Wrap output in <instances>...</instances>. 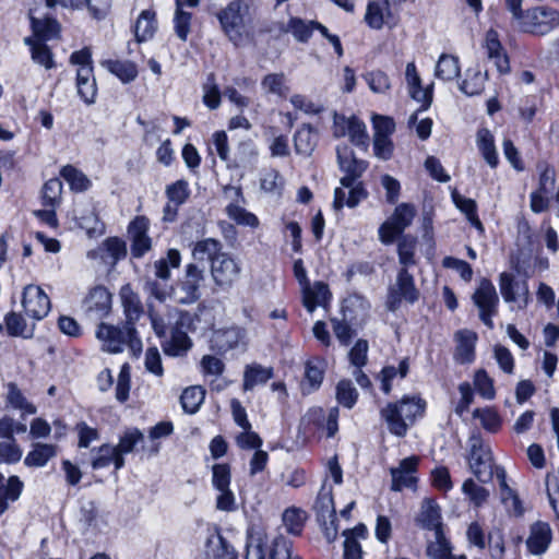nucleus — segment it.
Here are the masks:
<instances>
[{"instance_id": "nucleus-51", "label": "nucleus", "mask_w": 559, "mask_h": 559, "mask_svg": "<svg viewBox=\"0 0 559 559\" xmlns=\"http://www.w3.org/2000/svg\"><path fill=\"white\" fill-rule=\"evenodd\" d=\"M417 240L413 236L404 235L397 242V255L399 262L402 267L408 269L416 264L415 261V249Z\"/></svg>"}, {"instance_id": "nucleus-62", "label": "nucleus", "mask_w": 559, "mask_h": 559, "mask_svg": "<svg viewBox=\"0 0 559 559\" xmlns=\"http://www.w3.org/2000/svg\"><path fill=\"white\" fill-rule=\"evenodd\" d=\"M384 10H386V11L390 10V3L388 5H384L382 0H378L376 2H369L368 7H367L366 16H365L366 23L368 24L369 27H371L373 29L382 28L383 23H384V21H383V11Z\"/></svg>"}, {"instance_id": "nucleus-24", "label": "nucleus", "mask_w": 559, "mask_h": 559, "mask_svg": "<svg viewBox=\"0 0 559 559\" xmlns=\"http://www.w3.org/2000/svg\"><path fill=\"white\" fill-rule=\"evenodd\" d=\"M120 298L126 317L124 322L135 326V323L144 312L143 305L139 295L133 292L129 284H127L120 289Z\"/></svg>"}, {"instance_id": "nucleus-1", "label": "nucleus", "mask_w": 559, "mask_h": 559, "mask_svg": "<svg viewBox=\"0 0 559 559\" xmlns=\"http://www.w3.org/2000/svg\"><path fill=\"white\" fill-rule=\"evenodd\" d=\"M336 159L338 168L344 173V176L340 179L341 187L334 190L333 210L338 212L345 206L355 209L369 195L361 180L369 163L357 158L353 150L347 145H338L336 147Z\"/></svg>"}, {"instance_id": "nucleus-14", "label": "nucleus", "mask_w": 559, "mask_h": 559, "mask_svg": "<svg viewBox=\"0 0 559 559\" xmlns=\"http://www.w3.org/2000/svg\"><path fill=\"white\" fill-rule=\"evenodd\" d=\"M22 305L26 316L35 320L44 319L50 311V299L36 285H27L23 290Z\"/></svg>"}, {"instance_id": "nucleus-47", "label": "nucleus", "mask_w": 559, "mask_h": 559, "mask_svg": "<svg viewBox=\"0 0 559 559\" xmlns=\"http://www.w3.org/2000/svg\"><path fill=\"white\" fill-rule=\"evenodd\" d=\"M32 27L37 41H46L58 37L60 24L55 19L36 20L32 19Z\"/></svg>"}, {"instance_id": "nucleus-16", "label": "nucleus", "mask_w": 559, "mask_h": 559, "mask_svg": "<svg viewBox=\"0 0 559 559\" xmlns=\"http://www.w3.org/2000/svg\"><path fill=\"white\" fill-rule=\"evenodd\" d=\"M83 309L95 320L105 318L111 309V295L104 286H95L83 300Z\"/></svg>"}, {"instance_id": "nucleus-53", "label": "nucleus", "mask_w": 559, "mask_h": 559, "mask_svg": "<svg viewBox=\"0 0 559 559\" xmlns=\"http://www.w3.org/2000/svg\"><path fill=\"white\" fill-rule=\"evenodd\" d=\"M62 182L58 178L47 180L41 189V204L45 207H57L61 201Z\"/></svg>"}, {"instance_id": "nucleus-23", "label": "nucleus", "mask_w": 559, "mask_h": 559, "mask_svg": "<svg viewBox=\"0 0 559 559\" xmlns=\"http://www.w3.org/2000/svg\"><path fill=\"white\" fill-rule=\"evenodd\" d=\"M454 338L456 346L454 350V359L461 365L472 364L475 360V345L477 334L469 330H459Z\"/></svg>"}, {"instance_id": "nucleus-26", "label": "nucleus", "mask_w": 559, "mask_h": 559, "mask_svg": "<svg viewBox=\"0 0 559 559\" xmlns=\"http://www.w3.org/2000/svg\"><path fill=\"white\" fill-rule=\"evenodd\" d=\"M192 347V341L185 331L175 328L170 331L169 338L162 342L165 355L170 357L185 356Z\"/></svg>"}, {"instance_id": "nucleus-60", "label": "nucleus", "mask_w": 559, "mask_h": 559, "mask_svg": "<svg viewBox=\"0 0 559 559\" xmlns=\"http://www.w3.org/2000/svg\"><path fill=\"white\" fill-rule=\"evenodd\" d=\"M474 386L476 392L485 400H493L496 390L492 378L485 369H478L474 374Z\"/></svg>"}, {"instance_id": "nucleus-29", "label": "nucleus", "mask_w": 559, "mask_h": 559, "mask_svg": "<svg viewBox=\"0 0 559 559\" xmlns=\"http://www.w3.org/2000/svg\"><path fill=\"white\" fill-rule=\"evenodd\" d=\"M318 131L309 123H304L294 134L295 150L297 154L309 156L317 146Z\"/></svg>"}, {"instance_id": "nucleus-59", "label": "nucleus", "mask_w": 559, "mask_h": 559, "mask_svg": "<svg viewBox=\"0 0 559 559\" xmlns=\"http://www.w3.org/2000/svg\"><path fill=\"white\" fill-rule=\"evenodd\" d=\"M462 491L476 508L481 507L489 498V490L477 485L472 478H467L463 483Z\"/></svg>"}, {"instance_id": "nucleus-28", "label": "nucleus", "mask_w": 559, "mask_h": 559, "mask_svg": "<svg viewBox=\"0 0 559 559\" xmlns=\"http://www.w3.org/2000/svg\"><path fill=\"white\" fill-rule=\"evenodd\" d=\"M476 144L483 158L491 168L499 165V156L495 145V136L487 128H481L476 134Z\"/></svg>"}, {"instance_id": "nucleus-63", "label": "nucleus", "mask_w": 559, "mask_h": 559, "mask_svg": "<svg viewBox=\"0 0 559 559\" xmlns=\"http://www.w3.org/2000/svg\"><path fill=\"white\" fill-rule=\"evenodd\" d=\"M166 197L170 203L182 205L190 195L189 183L183 180H177L166 187Z\"/></svg>"}, {"instance_id": "nucleus-45", "label": "nucleus", "mask_w": 559, "mask_h": 559, "mask_svg": "<svg viewBox=\"0 0 559 559\" xmlns=\"http://www.w3.org/2000/svg\"><path fill=\"white\" fill-rule=\"evenodd\" d=\"M60 176L69 183L70 189L75 192H84L92 186L91 180L72 165L62 167Z\"/></svg>"}, {"instance_id": "nucleus-27", "label": "nucleus", "mask_w": 559, "mask_h": 559, "mask_svg": "<svg viewBox=\"0 0 559 559\" xmlns=\"http://www.w3.org/2000/svg\"><path fill=\"white\" fill-rule=\"evenodd\" d=\"M486 49L489 59L495 61L500 73H507L510 70L508 56L503 52V47L499 40L498 33L489 29L486 34Z\"/></svg>"}, {"instance_id": "nucleus-3", "label": "nucleus", "mask_w": 559, "mask_h": 559, "mask_svg": "<svg viewBox=\"0 0 559 559\" xmlns=\"http://www.w3.org/2000/svg\"><path fill=\"white\" fill-rule=\"evenodd\" d=\"M96 337L103 343L104 350L108 353H121L126 346L134 357L142 353L143 345L135 326L126 322L121 325L100 323L96 330Z\"/></svg>"}, {"instance_id": "nucleus-33", "label": "nucleus", "mask_w": 559, "mask_h": 559, "mask_svg": "<svg viewBox=\"0 0 559 559\" xmlns=\"http://www.w3.org/2000/svg\"><path fill=\"white\" fill-rule=\"evenodd\" d=\"M57 455V445L48 443H35L24 459L28 467H43Z\"/></svg>"}, {"instance_id": "nucleus-18", "label": "nucleus", "mask_w": 559, "mask_h": 559, "mask_svg": "<svg viewBox=\"0 0 559 559\" xmlns=\"http://www.w3.org/2000/svg\"><path fill=\"white\" fill-rule=\"evenodd\" d=\"M204 559H238L235 547L222 535L219 528L209 534L204 544Z\"/></svg>"}, {"instance_id": "nucleus-52", "label": "nucleus", "mask_w": 559, "mask_h": 559, "mask_svg": "<svg viewBox=\"0 0 559 559\" xmlns=\"http://www.w3.org/2000/svg\"><path fill=\"white\" fill-rule=\"evenodd\" d=\"M283 523L287 533L299 536L302 533L306 513L298 508H288L283 513Z\"/></svg>"}, {"instance_id": "nucleus-36", "label": "nucleus", "mask_w": 559, "mask_h": 559, "mask_svg": "<svg viewBox=\"0 0 559 559\" xmlns=\"http://www.w3.org/2000/svg\"><path fill=\"white\" fill-rule=\"evenodd\" d=\"M223 252V245L219 240L214 238H206L194 243L192 249V257L198 261L209 260L210 264H212L214 259H216V257Z\"/></svg>"}, {"instance_id": "nucleus-9", "label": "nucleus", "mask_w": 559, "mask_h": 559, "mask_svg": "<svg viewBox=\"0 0 559 559\" xmlns=\"http://www.w3.org/2000/svg\"><path fill=\"white\" fill-rule=\"evenodd\" d=\"M478 308L480 321L490 330L495 328L493 318L498 314L499 296L492 282L483 278L472 296Z\"/></svg>"}, {"instance_id": "nucleus-30", "label": "nucleus", "mask_w": 559, "mask_h": 559, "mask_svg": "<svg viewBox=\"0 0 559 559\" xmlns=\"http://www.w3.org/2000/svg\"><path fill=\"white\" fill-rule=\"evenodd\" d=\"M274 376L273 368L260 364L247 365L243 372V390L250 391L258 384H264Z\"/></svg>"}, {"instance_id": "nucleus-64", "label": "nucleus", "mask_w": 559, "mask_h": 559, "mask_svg": "<svg viewBox=\"0 0 559 559\" xmlns=\"http://www.w3.org/2000/svg\"><path fill=\"white\" fill-rule=\"evenodd\" d=\"M284 180L281 174L275 169H269L262 173L260 187L264 192L281 194Z\"/></svg>"}, {"instance_id": "nucleus-15", "label": "nucleus", "mask_w": 559, "mask_h": 559, "mask_svg": "<svg viewBox=\"0 0 559 559\" xmlns=\"http://www.w3.org/2000/svg\"><path fill=\"white\" fill-rule=\"evenodd\" d=\"M127 257V243L119 237H108L96 249L87 252V258L100 260L105 264L116 265Z\"/></svg>"}, {"instance_id": "nucleus-58", "label": "nucleus", "mask_w": 559, "mask_h": 559, "mask_svg": "<svg viewBox=\"0 0 559 559\" xmlns=\"http://www.w3.org/2000/svg\"><path fill=\"white\" fill-rule=\"evenodd\" d=\"M336 400L340 405L352 409L358 400V392L348 379L341 380L336 385Z\"/></svg>"}, {"instance_id": "nucleus-13", "label": "nucleus", "mask_w": 559, "mask_h": 559, "mask_svg": "<svg viewBox=\"0 0 559 559\" xmlns=\"http://www.w3.org/2000/svg\"><path fill=\"white\" fill-rule=\"evenodd\" d=\"M148 229L150 222L145 216H136L129 223L128 235L131 240L130 252L132 258L141 259L152 249Z\"/></svg>"}, {"instance_id": "nucleus-39", "label": "nucleus", "mask_w": 559, "mask_h": 559, "mask_svg": "<svg viewBox=\"0 0 559 559\" xmlns=\"http://www.w3.org/2000/svg\"><path fill=\"white\" fill-rule=\"evenodd\" d=\"M460 71L459 58L442 53L437 62L435 75L442 81H452L460 75Z\"/></svg>"}, {"instance_id": "nucleus-25", "label": "nucleus", "mask_w": 559, "mask_h": 559, "mask_svg": "<svg viewBox=\"0 0 559 559\" xmlns=\"http://www.w3.org/2000/svg\"><path fill=\"white\" fill-rule=\"evenodd\" d=\"M76 90L80 98L92 105L96 100L97 84L94 75V68H79L76 71Z\"/></svg>"}, {"instance_id": "nucleus-34", "label": "nucleus", "mask_w": 559, "mask_h": 559, "mask_svg": "<svg viewBox=\"0 0 559 559\" xmlns=\"http://www.w3.org/2000/svg\"><path fill=\"white\" fill-rule=\"evenodd\" d=\"M264 534L254 527L247 531L245 559H266Z\"/></svg>"}, {"instance_id": "nucleus-17", "label": "nucleus", "mask_w": 559, "mask_h": 559, "mask_svg": "<svg viewBox=\"0 0 559 559\" xmlns=\"http://www.w3.org/2000/svg\"><path fill=\"white\" fill-rule=\"evenodd\" d=\"M225 190H231L235 194V201L230 202L225 209L228 218L239 226L258 228L260 225L258 216L239 204V201H245L241 187H226Z\"/></svg>"}, {"instance_id": "nucleus-44", "label": "nucleus", "mask_w": 559, "mask_h": 559, "mask_svg": "<svg viewBox=\"0 0 559 559\" xmlns=\"http://www.w3.org/2000/svg\"><path fill=\"white\" fill-rule=\"evenodd\" d=\"M313 21H305L300 17H290L282 32L290 33L299 43H307L312 36Z\"/></svg>"}, {"instance_id": "nucleus-42", "label": "nucleus", "mask_w": 559, "mask_h": 559, "mask_svg": "<svg viewBox=\"0 0 559 559\" xmlns=\"http://www.w3.org/2000/svg\"><path fill=\"white\" fill-rule=\"evenodd\" d=\"M25 44L31 47L32 59L34 62L50 70L56 67L53 55L50 48L41 41L33 40L31 37L25 38Z\"/></svg>"}, {"instance_id": "nucleus-48", "label": "nucleus", "mask_w": 559, "mask_h": 559, "mask_svg": "<svg viewBox=\"0 0 559 559\" xmlns=\"http://www.w3.org/2000/svg\"><path fill=\"white\" fill-rule=\"evenodd\" d=\"M473 416L480 420L481 427L488 432L496 433L501 429V416L493 407L475 408Z\"/></svg>"}, {"instance_id": "nucleus-50", "label": "nucleus", "mask_w": 559, "mask_h": 559, "mask_svg": "<svg viewBox=\"0 0 559 559\" xmlns=\"http://www.w3.org/2000/svg\"><path fill=\"white\" fill-rule=\"evenodd\" d=\"M8 393H7V404L10 405L14 409L22 411L26 414H35L36 407L31 402L26 400L23 392L20 390V388L14 383L10 382L7 385Z\"/></svg>"}, {"instance_id": "nucleus-22", "label": "nucleus", "mask_w": 559, "mask_h": 559, "mask_svg": "<svg viewBox=\"0 0 559 559\" xmlns=\"http://www.w3.org/2000/svg\"><path fill=\"white\" fill-rule=\"evenodd\" d=\"M552 540V531L546 522L538 521L531 526L530 536L526 539L527 550L535 556L547 551Z\"/></svg>"}, {"instance_id": "nucleus-8", "label": "nucleus", "mask_w": 559, "mask_h": 559, "mask_svg": "<svg viewBox=\"0 0 559 559\" xmlns=\"http://www.w3.org/2000/svg\"><path fill=\"white\" fill-rule=\"evenodd\" d=\"M500 294L510 310H524L531 302V294L526 280L519 281L512 273L502 272L499 275Z\"/></svg>"}, {"instance_id": "nucleus-46", "label": "nucleus", "mask_w": 559, "mask_h": 559, "mask_svg": "<svg viewBox=\"0 0 559 559\" xmlns=\"http://www.w3.org/2000/svg\"><path fill=\"white\" fill-rule=\"evenodd\" d=\"M416 215V209L412 203H401L396 205L393 214L388 219L397 231H404L411 224Z\"/></svg>"}, {"instance_id": "nucleus-11", "label": "nucleus", "mask_w": 559, "mask_h": 559, "mask_svg": "<svg viewBox=\"0 0 559 559\" xmlns=\"http://www.w3.org/2000/svg\"><path fill=\"white\" fill-rule=\"evenodd\" d=\"M241 264L228 252H223L211 264L214 284L223 290L229 289L240 277Z\"/></svg>"}, {"instance_id": "nucleus-2", "label": "nucleus", "mask_w": 559, "mask_h": 559, "mask_svg": "<svg viewBox=\"0 0 559 559\" xmlns=\"http://www.w3.org/2000/svg\"><path fill=\"white\" fill-rule=\"evenodd\" d=\"M427 403L419 395H404L400 401L390 402L380 411L391 435L404 438L411 426L423 418Z\"/></svg>"}, {"instance_id": "nucleus-4", "label": "nucleus", "mask_w": 559, "mask_h": 559, "mask_svg": "<svg viewBox=\"0 0 559 559\" xmlns=\"http://www.w3.org/2000/svg\"><path fill=\"white\" fill-rule=\"evenodd\" d=\"M419 289L416 287L414 276L407 269L401 267L396 275V281L388 288L385 307L390 312L397 311L402 302L414 305L419 300Z\"/></svg>"}, {"instance_id": "nucleus-61", "label": "nucleus", "mask_w": 559, "mask_h": 559, "mask_svg": "<svg viewBox=\"0 0 559 559\" xmlns=\"http://www.w3.org/2000/svg\"><path fill=\"white\" fill-rule=\"evenodd\" d=\"M485 79L479 71H466V78L460 83V90L466 96L479 95L484 91Z\"/></svg>"}, {"instance_id": "nucleus-38", "label": "nucleus", "mask_w": 559, "mask_h": 559, "mask_svg": "<svg viewBox=\"0 0 559 559\" xmlns=\"http://www.w3.org/2000/svg\"><path fill=\"white\" fill-rule=\"evenodd\" d=\"M206 391L201 385L186 388L180 395V404L187 414H195L204 402Z\"/></svg>"}, {"instance_id": "nucleus-12", "label": "nucleus", "mask_w": 559, "mask_h": 559, "mask_svg": "<svg viewBox=\"0 0 559 559\" xmlns=\"http://www.w3.org/2000/svg\"><path fill=\"white\" fill-rule=\"evenodd\" d=\"M205 282L204 267H200L195 263H188L185 273L179 282L178 301L180 304L190 305L199 300L201 297V287Z\"/></svg>"}, {"instance_id": "nucleus-41", "label": "nucleus", "mask_w": 559, "mask_h": 559, "mask_svg": "<svg viewBox=\"0 0 559 559\" xmlns=\"http://www.w3.org/2000/svg\"><path fill=\"white\" fill-rule=\"evenodd\" d=\"M433 533L435 542L428 543L426 549L427 556L431 559H445L453 551L452 543L445 536L443 528Z\"/></svg>"}, {"instance_id": "nucleus-32", "label": "nucleus", "mask_w": 559, "mask_h": 559, "mask_svg": "<svg viewBox=\"0 0 559 559\" xmlns=\"http://www.w3.org/2000/svg\"><path fill=\"white\" fill-rule=\"evenodd\" d=\"M496 477L499 481L502 503L507 507H512L515 515H521L523 513L521 500L516 492L508 485L506 469L501 466H497Z\"/></svg>"}, {"instance_id": "nucleus-35", "label": "nucleus", "mask_w": 559, "mask_h": 559, "mask_svg": "<svg viewBox=\"0 0 559 559\" xmlns=\"http://www.w3.org/2000/svg\"><path fill=\"white\" fill-rule=\"evenodd\" d=\"M102 66L124 84L134 81L138 76L136 64L129 60H104Z\"/></svg>"}, {"instance_id": "nucleus-54", "label": "nucleus", "mask_w": 559, "mask_h": 559, "mask_svg": "<svg viewBox=\"0 0 559 559\" xmlns=\"http://www.w3.org/2000/svg\"><path fill=\"white\" fill-rule=\"evenodd\" d=\"M346 135H348L353 145L362 151H367L369 146V135L366 124L362 120L356 116H352L350 128L348 129V133Z\"/></svg>"}, {"instance_id": "nucleus-40", "label": "nucleus", "mask_w": 559, "mask_h": 559, "mask_svg": "<svg viewBox=\"0 0 559 559\" xmlns=\"http://www.w3.org/2000/svg\"><path fill=\"white\" fill-rule=\"evenodd\" d=\"M181 262V254L177 249H169L165 258L154 262L156 278L168 282L170 278V267H179Z\"/></svg>"}, {"instance_id": "nucleus-57", "label": "nucleus", "mask_w": 559, "mask_h": 559, "mask_svg": "<svg viewBox=\"0 0 559 559\" xmlns=\"http://www.w3.org/2000/svg\"><path fill=\"white\" fill-rule=\"evenodd\" d=\"M203 88V104L211 110L217 109L222 102L221 90L214 73H210Z\"/></svg>"}, {"instance_id": "nucleus-49", "label": "nucleus", "mask_w": 559, "mask_h": 559, "mask_svg": "<svg viewBox=\"0 0 559 559\" xmlns=\"http://www.w3.org/2000/svg\"><path fill=\"white\" fill-rule=\"evenodd\" d=\"M314 509L317 512V521L318 523H325L326 520L337 519L336 511L334 507L333 496L331 491H320Z\"/></svg>"}, {"instance_id": "nucleus-56", "label": "nucleus", "mask_w": 559, "mask_h": 559, "mask_svg": "<svg viewBox=\"0 0 559 559\" xmlns=\"http://www.w3.org/2000/svg\"><path fill=\"white\" fill-rule=\"evenodd\" d=\"M269 559H294L293 542L284 535L275 536L269 548Z\"/></svg>"}, {"instance_id": "nucleus-10", "label": "nucleus", "mask_w": 559, "mask_h": 559, "mask_svg": "<svg viewBox=\"0 0 559 559\" xmlns=\"http://www.w3.org/2000/svg\"><path fill=\"white\" fill-rule=\"evenodd\" d=\"M247 344V330L236 324L214 330L210 340V348L217 355L235 349L245 350Z\"/></svg>"}, {"instance_id": "nucleus-20", "label": "nucleus", "mask_w": 559, "mask_h": 559, "mask_svg": "<svg viewBox=\"0 0 559 559\" xmlns=\"http://www.w3.org/2000/svg\"><path fill=\"white\" fill-rule=\"evenodd\" d=\"M325 360L318 356L309 358L305 362V374L301 381V392L308 395L319 390L325 373Z\"/></svg>"}, {"instance_id": "nucleus-7", "label": "nucleus", "mask_w": 559, "mask_h": 559, "mask_svg": "<svg viewBox=\"0 0 559 559\" xmlns=\"http://www.w3.org/2000/svg\"><path fill=\"white\" fill-rule=\"evenodd\" d=\"M249 9L250 5L245 0H233L216 14L223 32L234 43L241 38Z\"/></svg>"}, {"instance_id": "nucleus-43", "label": "nucleus", "mask_w": 559, "mask_h": 559, "mask_svg": "<svg viewBox=\"0 0 559 559\" xmlns=\"http://www.w3.org/2000/svg\"><path fill=\"white\" fill-rule=\"evenodd\" d=\"M156 31L155 13L148 10L142 11L135 25L134 34L138 41H146L151 39Z\"/></svg>"}, {"instance_id": "nucleus-31", "label": "nucleus", "mask_w": 559, "mask_h": 559, "mask_svg": "<svg viewBox=\"0 0 559 559\" xmlns=\"http://www.w3.org/2000/svg\"><path fill=\"white\" fill-rule=\"evenodd\" d=\"M408 372H409V359L407 357L403 358L400 361L397 368L394 366H384L378 376V379L381 382V386H380L381 391L385 395H389L392 391V381L396 377H400V379L406 378Z\"/></svg>"}, {"instance_id": "nucleus-37", "label": "nucleus", "mask_w": 559, "mask_h": 559, "mask_svg": "<svg viewBox=\"0 0 559 559\" xmlns=\"http://www.w3.org/2000/svg\"><path fill=\"white\" fill-rule=\"evenodd\" d=\"M22 480L13 475L7 480V484H0V515H2L9 508V502L16 501L23 490Z\"/></svg>"}, {"instance_id": "nucleus-6", "label": "nucleus", "mask_w": 559, "mask_h": 559, "mask_svg": "<svg viewBox=\"0 0 559 559\" xmlns=\"http://www.w3.org/2000/svg\"><path fill=\"white\" fill-rule=\"evenodd\" d=\"M524 33L544 36L559 27V11L550 7H535L525 11L519 23Z\"/></svg>"}, {"instance_id": "nucleus-21", "label": "nucleus", "mask_w": 559, "mask_h": 559, "mask_svg": "<svg viewBox=\"0 0 559 559\" xmlns=\"http://www.w3.org/2000/svg\"><path fill=\"white\" fill-rule=\"evenodd\" d=\"M302 305L309 313H312L318 307H326L332 299L329 285L322 281L310 283L307 288L301 290Z\"/></svg>"}, {"instance_id": "nucleus-5", "label": "nucleus", "mask_w": 559, "mask_h": 559, "mask_svg": "<svg viewBox=\"0 0 559 559\" xmlns=\"http://www.w3.org/2000/svg\"><path fill=\"white\" fill-rule=\"evenodd\" d=\"M468 463L472 473L480 483H488L496 475L491 449L479 435L469 438Z\"/></svg>"}, {"instance_id": "nucleus-55", "label": "nucleus", "mask_w": 559, "mask_h": 559, "mask_svg": "<svg viewBox=\"0 0 559 559\" xmlns=\"http://www.w3.org/2000/svg\"><path fill=\"white\" fill-rule=\"evenodd\" d=\"M182 0H176V12L174 16V28L179 39L186 41L190 32L192 14L182 9Z\"/></svg>"}, {"instance_id": "nucleus-19", "label": "nucleus", "mask_w": 559, "mask_h": 559, "mask_svg": "<svg viewBox=\"0 0 559 559\" xmlns=\"http://www.w3.org/2000/svg\"><path fill=\"white\" fill-rule=\"evenodd\" d=\"M415 524L425 531L436 532L443 528L441 508L432 498H425L419 512L415 518Z\"/></svg>"}]
</instances>
